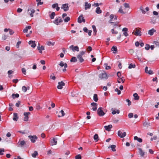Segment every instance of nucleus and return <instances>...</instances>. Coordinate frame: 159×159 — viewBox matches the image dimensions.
<instances>
[{
	"label": "nucleus",
	"mask_w": 159,
	"mask_h": 159,
	"mask_svg": "<svg viewBox=\"0 0 159 159\" xmlns=\"http://www.w3.org/2000/svg\"><path fill=\"white\" fill-rule=\"evenodd\" d=\"M140 10L144 14L146 13V11L144 10L142 6H141L140 7Z\"/></svg>",
	"instance_id": "obj_45"
},
{
	"label": "nucleus",
	"mask_w": 159,
	"mask_h": 159,
	"mask_svg": "<svg viewBox=\"0 0 159 159\" xmlns=\"http://www.w3.org/2000/svg\"><path fill=\"white\" fill-rule=\"evenodd\" d=\"M118 12L121 13L122 14H125V12L123 11V9L122 8V7L121 6L119 8V9L118 11Z\"/></svg>",
	"instance_id": "obj_34"
},
{
	"label": "nucleus",
	"mask_w": 159,
	"mask_h": 159,
	"mask_svg": "<svg viewBox=\"0 0 159 159\" xmlns=\"http://www.w3.org/2000/svg\"><path fill=\"white\" fill-rule=\"evenodd\" d=\"M22 90L24 92H26L27 90V88L25 86H23L22 87Z\"/></svg>",
	"instance_id": "obj_50"
},
{
	"label": "nucleus",
	"mask_w": 159,
	"mask_h": 159,
	"mask_svg": "<svg viewBox=\"0 0 159 159\" xmlns=\"http://www.w3.org/2000/svg\"><path fill=\"white\" fill-rule=\"evenodd\" d=\"M70 20V18L69 17H67L64 20L65 22H68Z\"/></svg>",
	"instance_id": "obj_48"
},
{
	"label": "nucleus",
	"mask_w": 159,
	"mask_h": 159,
	"mask_svg": "<svg viewBox=\"0 0 159 159\" xmlns=\"http://www.w3.org/2000/svg\"><path fill=\"white\" fill-rule=\"evenodd\" d=\"M39 45L37 47V49L40 53H42V51L44 50V47L43 46L40 47L39 44Z\"/></svg>",
	"instance_id": "obj_16"
},
{
	"label": "nucleus",
	"mask_w": 159,
	"mask_h": 159,
	"mask_svg": "<svg viewBox=\"0 0 159 159\" xmlns=\"http://www.w3.org/2000/svg\"><path fill=\"white\" fill-rule=\"evenodd\" d=\"M36 2H38L37 4L38 6H39V5H42L43 4V2H41V0H36Z\"/></svg>",
	"instance_id": "obj_46"
},
{
	"label": "nucleus",
	"mask_w": 159,
	"mask_h": 159,
	"mask_svg": "<svg viewBox=\"0 0 159 159\" xmlns=\"http://www.w3.org/2000/svg\"><path fill=\"white\" fill-rule=\"evenodd\" d=\"M19 94L18 93H16V94L13 93L12 95V97L13 99H14L16 98H18L19 97Z\"/></svg>",
	"instance_id": "obj_37"
},
{
	"label": "nucleus",
	"mask_w": 159,
	"mask_h": 159,
	"mask_svg": "<svg viewBox=\"0 0 159 159\" xmlns=\"http://www.w3.org/2000/svg\"><path fill=\"white\" fill-rule=\"evenodd\" d=\"M38 155V153L37 151H34L33 153L32 154V156L33 157L35 158Z\"/></svg>",
	"instance_id": "obj_31"
},
{
	"label": "nucleus",
	"mask_w": 159,
	"mask_h": 159,
	"mask_svg": "<svg viewBox=\"0 0 159 159\" xmlns=\"http://www.w3.org/2000/svg\"><path fill=\"white\" fill-rule=\"evenodd\" d=\"M118 135L120 138H124L126 135V133L125 132L123 133L120 130H119L118 132Z\"/></svg>",
	"instance_id": "obj_8"
},
{
	"label": "nucleus",
	"mask_w": 159,
	"mask_h": 159,
	"mask_svg": "<svg viewBox=\"0 0 159 159\" xmlns=\"http://www.w3.org/2000/svg\"><path fill=\"white\" fill-rule=\"evenodd\" d=\"M111 33L112 34H117L118 33V31H115V30L114 29H112L111 30Z\"/></svg>",
	"instance_id": "obj_55"
},
{
	"label": "nucleus",
	"mask_w": 159,
	"mask_h": 159,
	"mask_svg": "<svg viewBox=\"0 0 159 159\" xmlns=\"http://www.w3.org/2000/svg\"><path fill=\"white\" fill-rule=\"evenodd\" d=\"M92 107V110L93 111H95L97 109V104L96 103L93 102L91 103Z\"/></svg>",
	"instance_id": "obj_13"
},
{
	"label": "nucleus",
	"mask_w": 159,
	"mask_h": 159,
	"mask_svg": "<svg viewBox=\"0 0 159 159\" xmlns=\"http://www.w3.org/2000/svg\"><path fill=\"white\" fill-rule=\"evenodd\" d=\"M120 110H113L112 112V114L113 115L115 114L116 113L119 114L120 113Z\"/></svg>",
	"instance_id": "obj_35"
},
{
	"label": "nucleus",
	"mask_w": 159,
	"mask_h": 159,
	"mask_svg": "<svg viewBox=\"0 0 159 159\" xmlns=\"http://www.w3.org/2000/svg\"><path fill=\"white\" fill-rule=\"evenodd\" d=\"M128 29L127 28H124L122 29V31L124 32L123 34L126 37L128 36V34L127 33Z\"/></svg>",
	"instance_id": "obj_14"
},
{
	"label": "nucleus",
	"mask_w": 159,
	"mask_h": 159,
	"mask_svg": "<svg viewBox=\"0 0 159 159\" xmlns=\"http://www.w3.org/2000/svg\"><path fill=\"white\" fill-rule=\"evenodd\" d=\"M111 50L112 51H114L113 53H116L117 52V48L116 46H113L111 49Z\"/></svg>",
	"instance_id": "obj_27"
},
{
	"label": "nucleus",
	"mask_w": 159,
	"mask_h": 159,
	"mask_svg": "<svg viewBox=\"0 0 159 159\" xmlns=\"http://www.w3.org/2000/svg\"><path fill=\"white\" fill-rule=\"evenodd\" d=\"M141 32L140 31L139 29L135 28L133 31L132 34H133L136 36H141Z\"/></svg>",
	"instance_id": "obj_1"
},
{
	"label": "nucleus",
	"mask_w": 159,
	"mask_h": 159,
	"mask_svg": "<svg viewBox=\"0 0 159 159\" xmlns=\"http://www.w3.org/2000/svg\"><path fill=\"white\" fill-rule=\"evenodd\" d=\"M124 6L125 8H128L129 7V4L125 3L124 4Z\"/></svg>",
	"instance_id": "obj_54"
},
{
	"label": "nucleus",
	"mask_w": 159,
	"mask_h": 159,
	"mask_svg": "<svg viewBox=\"0 0 159 159\" xmlns=\"http://www.w3.org/2000/svg\"><path fill=\"white\" fill-rule=\"evenodd\" d=\"M85 53V51H82L80 52V54H79L78 56H79L81 57H82V56Z\"/></svg>",
	"instance_id": "obj_52"
},
{
	"label": "nucleus",
	"mask_w": 159,
	"mask_h": 159,
	"mask_svg": "<svg viewBox=\"0 0 159 159\" xmlns=\"http://www.w3.org/2000/svg\"><path fill=\"white\" fill-rule=\"evenodd\" d=\"M52 7L53 8H56V10L57 11H58L60 9V7L58 6V4L57 3L52 5Z\"/></svg>",
	"instance_id": "obj_19"
},
{
	"label": "nucleus",
	"mask_w": 159,
	"mask_h": 159,
	"mask_svg": "<svg viewBox=\"0 0 159 159\" xmlns=\"http://www.w3.org/2000/svg\"><path fill=\"white\" fill-rule=\"evenodd\" d=\"M21 42L20 41H19L17 43L16 45V47L17 48H18L19 47V45L21 44Z\"/></svg>",
	"instance_id": "obj_59"
},
{
	"label": "nucleus",
	"mask_w": 159,
	"mask_h": 159,
	"mask_svg": "<svg viewBox=\"0 0 159 159\" xmlns=\"http://www.w3.org/2000/svg\"><path fill=\"white\" fill-rule=\"evenodd\" d=\"M30 114V113L29 112H24V115L25 117L24 118V120L25 121H28L29 120V117L28 116Z\"/></svg>",
	"instance_id": "obj_3"
},
{
	"label": "nucleus",
	"mask_w": 159,
	"mask_h": 159,
	"mask_svg": "<svg viewBox=\"0 0 159 159\" xmlns=\"http://www.w3.org/2000/svg\"><path fill=\"white\" fill-rule=\"evenodd\" d=\"M110 20H109L108 22L109 23H111L112 19H114L113 20H116L117 19V16L112 14L110 15Z\"/></svg>",
	"instance_id": "obj_11"
},
{
	"label": "nucleus",
	"mask_w": 159,
	"mask_h": 159,
	"mask_svg": "<svg viewBox=\"0 0 159 159\" xmlns=\"http://www.w3.org/2000/svg\"><path fill=\"white\" fill-rule=\"evenodd\" d=\"M112 125H110L108 126H104L105 129L106 130L108 131H110L111 130V129L112 128Z\"/></svg>",
	"instance_id": "obj_20"
},
{
	"label": "nucleus",
	"mask_w": 159,
	"mask_h": 159,
	"mask_svg": "<svg viewBox=\"0 0 159 159\" xmlns=\"http://www.w3.org/2000/svg\"><path fill=\"white\" fill-rule=\"evenodd\" d=\"M150 48V46L148 44H146L145 45V49L147 50H148Z\"/></svg>",
	"instance_id": "obj_58"
},
{
	"label": "nucleus",
	"mask_w": 159,
	"mask_h": 159,
	"mask_svg": "<svg viewBox=\"0 0 159 159\" xmlns=\"http://www.w3.org/2000/svg\"><path fill=\"white\" fill-rule=\"evenodd\" d=\"M115 91L116 92H117V94L118 95H119L121 93V92L120 90H119V89H118V88H116L115 90Z\"/></svg>",
	"instance_id": "obj_56"
},
{
	"label": "nucleus",
	"mask_w": 159,
	"mask_h": 159,
	"mask_svg": "<svg viewBox=\"0 0 159 159\" xmlns=\"http://www.w3.org/2000/svg\"><path fill=\"white\" fill-rule=\"evenodd\" d=\"M154 44H155L157 46H158L159 47V42L157 41H154L153 43Z\"/></svg>",
	"instance_id": "obj_60"
},
{
	"label": "nucleus",
	"mask_w": 159,
	"mask_h": 159,
	"mask_svg": "<svg viewBox=\"0 0 159 159\" xmlns=\"http://www.w3.org/2000/svg\"><path fill=\"white\" fill-rule=\"evenodd\" d=\"M29 44L31 45V46L33 48H34L36 46V44L35 43V41H30L29 42Z\"/></svg>",
	"instance_id": "obj_15"
},
{
	"label": "nucleus",
	"mask_w": 159,
	"mask_h": 159,
	"mask_svg": "<svg viewBox=\"0 0 159 159\" xmlns=\"http://www.w3.org/2000/svg\"><path fill=\"white\" fill-rule=\"evenodd\" d=\"M18 119L17 114L16 113H14L13 119L14 121H17Z\"/></svg>",
	"instance_id": "obj_26"
},
{
	"label": "nucleus",
	"mask_w": 159,
	"mask_h": 159,
	"mask_svg": "<svg viewBox=\"0 0 159 159\" xmlns=\"http://www.w3.org/2000/svg\"><path fill=\"white\" fill-rule=\"evenodd\" d=\"M62 20L60 17H59L58 18L56 19L53 22L56 25H58L59 23H61L62 22Z\"/></svg>",
	"instance_id": "obj_7"
},
{
	"label": "nucleus",
	"mask_w": 159,
	"mask_h": 159,
	"mask_svg": "<svg viewBox=\"0 0 159 159\" xmlns=\"http://www.w3.org/2000/svg\"><path fill=\"white\" fill-rule=\"evenodd\" d=\"M50 142L52 146L56 145L57 143V139L55 138H53L51 140Z\"/></svg>",
	"instance_id": "obj_17"
},
{
	"label": "nucleus",
	"mask_w": 159,
	"mask_h": 159,
	"mask_svg": "<svg viewBox=\"0 0 159 159\" xmlns=\"http://www.w3.org/2000/svg\"><path fill=\"white\" fill-rule=\"evenodd\" d=\"M156 32V30L152 28L151 30H148V33L150 35H152L154 33Z\"/></svg>",
	"instance_id": "obj_21"
},
{
	"label": "nucleus",
	"mask_w": 159,
	"mask_h": 159,
	"mask_svg": "<svg viewBox=\"0 0 159 159\" xmlns=\"http://www.w3.org/2000/svg\"><path fill=\"white\" fill-rule=\"evenodd\" d=\"M110 23L111 24V25H113V27H115V26H117V23H116L115 22H113L111 21V23Z\"/></svg>",
	"instance_id": "obj_53"
},
{
	"label": "nucleus",
	"mask_w": 159,
	"mask_h": 159,
	"mask_svg": "<svg viewBox=\"0 0 159 159\" xmlns=\"http://www.w3.org/2000/svg\"><path fill=\"white\" fill-rule=\"evenodd\" d=\"M134 139L135 140H137L138 142L140 143L142 142V139L140 138H138L137 136H135L134 137Z\"/></svg>",
	"instance_id": "obj_28"
},
{
	"label": "nucleus",
	"mask_w": 159,
	"mask_h": 159,
	"mask_svg": "<svg viewBox=\"0 0 159 159\" xmlns=\"http://www.w3.org/2000/svg\"><path fill=\"white\" fill-rule=\"evenodd\" d=\"M20 101H18L16 103V107H19L20 106Z\"/></svg>",
	"instance_id": "obj_62"
},
{
	"label": "nucleus",
	"mask_w": 159,
	"mask_h": 159,
	"mask_svg": "<svg viewBox=\"0 0 159 159\" xmlns=\"http://www.w3.org/2000/svg\"><path fill=\"white\" fill-rule=\"evenodd\" d=\"M139 152L140 154L141 155L142 157H143L144 155V152L142 151V149L140 148H139Z\"/></svg>",
	"instance_id": "obj_32"
},
{
	"label": "nucleus",
	"mask_w": 159,
	"mask_h": 159,
	"mask_svg": "<svg viewBox=\"0 0 159 159\" xmlns=\"http://www.w3.org/2000/svg\"><path fill=\"white\" fill-rule=\"evenodd\" d=\"M93 100L95 102H97L98 100V96L97 94H95L93 97Z\"/></svg>",
	"instance_id": "obj_39"
},
{
	"label": "nucleus",
	"mask_w": 159,
	"mask_h": 159,
	"mask_svg": "<svg viewBox=\"0 0 159 159\" xmlns=\"http://www.w3.org/2000/svg\"><path fill=\"white\" fill-rule=\"evenodd\" d=\"M75 159H81V156L80 155L78 154L75 156Z\"/></svg>",
	"instance_id": "obj_51"
},
{
	"label": "nucleus",
	"mask_w": 159,
	"mask_h": 159,
	"mask_svg": "<svg viewBox=\"0 0 159 159\" xmlns=\"http://www.w3.org/2000/svg\"><path fill=\"white\" fill-rule=\"evenodd\" d=\"M116 147V145H111L110 146H109L108 147V148H111L112 151L113 152H115L116 151L115 148Z\"/></svg>",
	"instance_id": "obj_24"
},
{
	"label": "nucleus",
	"mask_w": 159,
	"mask_h": 159,
	"mask_svg": "<svg viewBox=\"0 0 159 159\" xmlns=\"http://www.w3.org/2000/svg\"><path fill=\"white\" fill-rule=\"evenodd\" d=\"M104 66L105 67L106 70H109L111 69V67L110 66H108L107 64H104Z\"/></svg>",
	"instance_id": "obj_41"
},
{
	"label": "nucleus",
	"mask_w": 159,
	"mask_h": 159,
	"mask_svg": "<svg viewBox=\"0 0 159 159\" xmlns=\"http://www.w3.org/2000/svg\"><path fill=\"white\" fill-rule=\"evenodd\" d=\"M35 10L34 9H32L31 11V13L30 14V15L31 17H33L34 16L33 14L35 12Z\"/></svg>",
	"instance_id": "obj_43"
},
{
	"label": "nucleus",
	"mask_w": 159,
	"mask_h": 159,
	"mask_svg": "<svg viewBox=\"0 0 159 159\" xmlns=\"http://www.w3.org/2000/svg\"><path fill=\"white\" fill-rule=\"evenodd\" d=\"M55 16V14L54 12L52 13L51 15H50V17L51 19H53L54 18V16Z\"/></svg>",
	"instance_id": "obj_42"
},
{
	"label": "nucleus",
	"mask_w": 159,
	"mask_h": 159,
	"mask_svg": "<svg viewBox=\"0 0 159 159\" xmlns=\"http://www.w3.org/2000/svg\"><path fill=\"white\" fill-rule=\"evenodd\" d=\"M117 81L119 83H120L121 82L123 83L124 82V80H123L121 78H119L118 79Z\"/></svg>",
	"instance_id": "obj_49"
},
{
	"label": "nucleus",
	"mask_w": 159,
	"mask_h": 159,
	"mask_svg": "<svg viewBox=\"0 0 159 159\" xmlns=\"http://www.w3.org/2000/svg\"><path fill=\"white\" fill-rule=\"evenodd\" d=\"M69 48L71 49H72L73 52H75V51H76L77 52H79V48L78 46H74L73 45L70 46L69 47Z\"/></svg>",
	"instance_id": "obj_4"
},
{
	"label": "nucleus",
	"mask_w": 159,
	"mask_h": 159,
	"mask_svg": "<svg viewBox=\"0 0 159 159\" xmlns=\"http://www.w3.org/2000/svg\"><path fill=\"white\" fill-rule=\"evenodd\" d=\"M9 34L11 35H12L14 33V31L10 29H9Z\"/></svg>",
	"instance_id": "obj_61"
},
{
	"label": "nucleus",
	"mask_w": 159,
	"mask_h": 159,
	"mask_svg": "<svg viewBox=\"0 0 159 159\" xmlns=\"http://www.w3.org/2000/svg\"><path fill=\"white\" fill-rule=\"evenodd\" d=\"M96 12L97 14H100L102 12V11L99 7H97L96 8Z\"/></svg>",
	"instance_id": "obj_36"
},
{
	"label": "nucleus",
	"mask_w": 159,
	"mask_h": 159,
	"mask_svg": "<svg viewBox=\"0 0 159 159\" xmlns=\"http://www.w3.org/2000/svg\"><path fill=\"white\" fill-rule=\"evenodd\" d=\"M55 43L54 42L52 43V42L50 41H47L46 43L47 45L48 46H50L51 45L53 46L54 45Z\"/></svg>",
	"instance_id": "obj_33"
},
{
	"label": "nucleus",
	"mask_w": 159,
	"mask_h": 159,
	"mask_svg": "<svg viewBox=\"0 0 159 159\" xmlns=\"http://www.w3.org/2000/svg\"><path fill=\"white\" fill-rule=\"evenodd\" d=\"M99 77L101 79L107 78V74L106 73H102L99 75Z\"/></svg>",
	"instance_id": "obj_12"
},
{
	"label": "nucleus",
	"mask_w": 159,
	"mask_h": 159,
	"mask_svg": "<svg viewBox=\"0 0 159 159\" xmlns=\"http://www.w3.org/2000/svg\"><path fill=\"white\" fill-rule=\"evenodd\" d=\"M61 9L64 10L65 11H67L69 10V7L68 6V4H63L62 7H61Z\"/></svg>",
	"instance_id": "obj_5"
},
{
	"label": "nucleus",
	"mask_w": 159,
	"mask_h": 159,
	"mask_svg": "<svg viewBox=\"0 0 159 159\" xmlns=\"http://www.w3.org/2000/svg\"><path fill=\"white\" fill-rule=\"evenodd\" d=\"M97 111L98 114L99 116H102L105 114V113L102 110L101 107L98 108Z\"/></svg>",
	"instance_id": "obj_2"
},
{
	"label": "nucleus",
	"mask_w": 159,
	"mask_h": 159,
	"mask_svg": "<svg viewBox=\"0 0 159 159\" xmlns=\"http://www.w3.org/2000/svg\"><path fill=\"white\" fill-rule=\"evenodd\" d=\"M28 137L30 139L31 141L33 143H34L35 140L37 139V137L36 136L29 135Z\"/></svg>",
	"instance_id": "obj_10"
},
{
	"label": "nucleus",
	"mask_w": 159,
	"mask_h": 159,
	"mask_svg": "<svg viewBox=\"0 0 159 159\" xmlns=\"http://www.w3.org/2000/svg\"><path fill=\"white\" fill-rule=\"evenodd\" d=\"M93 139L95 142H97L98 140V135L97 134H95L93 137Z\"/></svg>",
	"instance_id": "obj_30"
},
{
	"label": "nucleus",
	"mask_w": 159,
	"mask_h": 159,
	"mask_svg": "<svg viewBox=\"0 0 159 159\" xmlns=\"http://www.w3.org/2000/svg\"><path fill=\"white\" fill-rule=\"evenodd\" d=\"M31 28V26L29 25L26 27L24 29L23 32L24 33H26L27 32L28 30H30Z\"/></svg>",
	"instance_id": "obj_25"
},
{
	"label": "nucleus",
	"mask_w": 159,
	"mask_h": 159,
	"mask_svg": "<svg viewBox=\"0 0 159 159\" xmlns=\"http://www.w3.org/2000/svg\"><path fill=\"white\" fill-rule=\"evenodd\" d=\"M135 67V65L134 64H133L132 63L130 64L128 67L129 69H131L132 68H134Z\"/></svg>",
	"instance_id": "obj_40"
},
{
	"label": "nucleus",
	"mask_w": 159,
	"mask_h": 159,
	"mask_svg": "<svg viewBox=\"0 0 159 159\" xmlns=\"http://www.w3.org/2000/svg\"><path fill=\"white\" fill-rule=\"evenodd\" d=\"M59 65L61 67L64 66L65 68H66L67 67V65L66 63H64V62L61 61L59 64Z\"/></svg>",
	"instance_id": "obj_22"
},
{
	"label": "nucleus",
	"mask_w": 159,
	"mask_h": 159,
	"mask_svg": "<svg viewBox=\"0 0 159 159\" xmlns=\"http://www.w3.org/2000/svg\"><path fill=\"white\" fill-rule=\"evenodd\" d=\"M19 143L20 144V145L21 146H23L25 143V142L24 140L20 141L19 142Z\"/></svg>",
	"instance_id": "obj_47"
},
{
	"label": "nucleus",
	"mask_w": 159,
	"mask_h": 159,
	"mask_svg": "<svg viewBox=\"0 0 159 159\" xmlns=\"http://www.w3.org/2000/svg\"><path fill=\"white\" fill-rule=\"evenodd\" d=\"M4 152V150L3 149H0V155H3V152Z\"/></svg>",
	"instance_id": "obj_57"
},
{
	"label": "nucleus",
	"mask_w": 159,
	"mask_h": 159,
	"mask_svg": "<svg viewBox=\"0 0 159 159\" xmlns=\"http://www.w3.org/2000/svg\"><path fill=\"white\" fill-rule=\"evenodd\" d=\"M65 85V84L63 81L59 82L57 87L58 89H61L63 88V86H64Z\"/></svg>",
	"instance_id": "obj_9"
},
{
	"label": "nucleus",
	"mask_w": 159,
	"mask_h": 159,
	"mask_svg": "<svg viewBox=\"0 0 159 159\" xmlns=\"http://www.w3.org/2000/svg\"><path fill=\"white\" fill-rule=\"evenodd\" d=\"M85 10H87L88 9H89L91 7V4L90 3H88L87 2H85Z\"/></svg>",
	"instance_id": "obj_23"
},
{
	"label": "nucleus",
	"mask_w": 159,
	"mask_h": 159,
	"mask_svg": "<svg viewBox=\"0 0 159 159\" xmlns=\"http://www.w3.org/2000/svg\"><path fill=\"white\" fill-rule=\"evenodd\" d=\"M65 115V113L63 110H61L60 112H59L58 116L59 117L63 116Z\"/></svg>",
	"instance_id": "obj_18"
},
{
	"label": "nucleus",
	"mask_w": 159,
	"mask_h": 159,
	"mask_svg": "<svg viewBox=\"0 0 159 159\" xmlns=\"http://www.w3.org/2000/svg\"><path fill=\"white\" fill-rule=\"evenodd\" d=\"M77 61L76 58L75 57H73L70 60V61L75 62L76 61Z\"/></svg>",
	"instance_id": "obj_44"
},
{
	"label": "nucleus",
	"mask_w": 159,
	"mask_h": 159,
	"mask_svg": "<svg viewBox=\"0 0 159 159\" xmlns=\"http://www.w3.org/2000/svg\"><path fill=\"white\" fill-rule=\"evenodd\" d=\"M78 21L79 23H81L82 22L84 23L85 22V20L84 19L82 15H80L78 19Z\"/></svg>",
	"instance_id": "obj_6"
},
{
	"label": "nucleus",
	"mask_w": 159,
	"mask_h": 159,
	"mask_svg": "<svg viewBox=\"0 0 159 159\" xmlns=\"http://www.w3.org/2000/svg\"><path fill=\"white\" fill-rule=\"evenodd\" d=\"M22 73L26 75V70L24 68H23L22 69Z\"/></svg>",
	"instance_id": "obj_64"
},
{
	"label": "nucleus",
	"mask_w": 159,
	"mask_h": 159,
	"mask_svg": "<svg viewBox=\"0 0 159 159\" xmlns=\"http://www.w3.org/2000/svg\"><path fill=\"white\" fill-rule=\"evenodd\" d=\"M77 58L80 61V62H82L84 61V59L82 58V57L77 56Z\"/></svg>",
	"instance_id": "obj_38"
},
{
	"label": "nucleus",
	"mask_w": 159,
	"mask_h": 159,
	"mask_svg": "<svg viewBox=\"0 0 159 159\" xmlns=\"http://www.w3.org/2000/svg\"><path fill=\"white\" fill-rule=\"evenodd\" d=\"M92 28H93V31L96 34V32H97V30H96V29L95 26V25H93L92 26Z\"/></svg>",
	"instance_id": "obj_63"
},
{
	"label": "nucleus",
	"mask_w": 159,
	"mask_h": 159,
	"mask_svg": "<svg viewBox=\"0 0 159 159\" xmlns=\"http://www.w3.org/2000/svg\"><path fill=\"white\" fill-rule=\"evenodd\" d=\"M135 100H138L139 99V97L137 93H135L133 94Z\"/></svg>",
	"instance_id": "obj_29"
}]
</instances>
